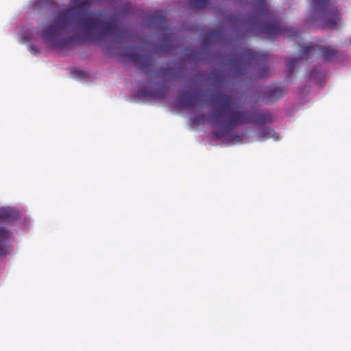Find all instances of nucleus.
I'll use <instances>...</instances> for the list:
<instances>
[{"instance_id":"7","label":"nucleus","mask_w":351,"mask_h":351,"mask_svg":"<svg viewBox=\"0 0 351 351\" xmlns=\"http://www.w3.org/2000/svg\"><path fill=\"white\" fill-rule=\"evenodd\" d=\"M125 56L134 61L145 74L147 75L152 72L155 61L149 54L141 55L133 51H128Z\"/></svg>"},{"instance_id":"17","label":"nucleus","mask_w":351,"mask_h":351,"mask_svg":"<svg viewBox=\"0 0 351 351\" xmlns=\"http://www.w3.org/2000/svg\"><path fill=\"white\" fill-rule=\"evenodd\" d=\"M189 4L193 9H202L208 5V0H189Z\"/></svg>"},{"instance_id":"18","label":"nucleus","mask_w":351,"mask_h":351,"mask_svg":"<svg viewBox=\"0 0 351 351\" xmlns=\"http://www.w3.org/2000/svg\"><path fill=\"white\" fill-rule=\"evenodd\" d=\"M38 32V30L35 27H32L31 28V29H27L26 31H25L22 35V37H23V39L25 41V42H29L31 40H33L35 38V37L34 36V33H37Z\"/></svg>"},{"instance_id":"6","label":"nucleus","mask_w":351,"mask_h":351,"mask_svg":"<svg viewBox=\"0 0 351 351\" xmlns=\"http://www.w3.org/2000/svg\"><path fill=\"white\" fill-rule=\"evenodd\" d=\"M311 18L321 21L325 27L336 29L341 21L339 11L330 0H311Z\"/></svg>"},{"instance_id":"23","label":"nucleus","mask_w":351,"mask_h":351,"mask_svg":"<svg viewBox=\"0 0 351 351\" xmlns=\"http://www.w3.org/2000/svg\"><path fill=\"white\" fill-rule=\"evenodd\" d=\"M317 69L314 68L310 74V78L316 79L317 78Z\"/></svg>"},{"instance_id":"19","label":"nucleus","mask_w":351,"mask_h":351,"mask_svg":"<svg viewBox=\"0 0 351 351\" xmlns=\"http://www.w3.org/2000/svg\"><path fill=\"white\" fill-rule=\"evenodd\" d=\"M166 19L162 14H156L150 17V21L154 24L163 25L165 23Z\"/></svg>"},{"instance_id":"11","label":"nucleus","mask_w":351,"mask_h":351,"mask_svg":"<svg viewBox=\"0 0 351 351\" xmlns=\"http://www.w3.org/2000/svg\"><path fill=\"white\" fill-rule=\"evenodd\" d=\"M224 32L219 29H210L206 32L204 42V44L208 45L213 43L220 42L223 39Z\"/></svg>"},{"instance_id":"22","label":"nucleus","mask_w":351,"mask_h":351,"mask_svg":"<svg viewBox=\"0 0 351 351\" xmlns=\"http://www.w3.org/2000/svg\"><path fill=\"white\" fill-rule=\"evenodd\" d=\"M160 51H161L162 52H169L171 51V49L168 44H165V45H162L160 47Z\"/></svg>"},{"instance_id":"10","label":"nucleus","mask_w":351,"mask_h":351,"mask_svg":"<svg viewBox=\"0 0 351 351\" xmlns=\"http://www.w3.org/2000/svg\"><path fill=\"white\" fill-rule=\"evenodd\" d=\"M198 100L199 93H191L189 92H186L180 97V101L184 108L192 109L197 105Z\"/></svg>"},{"instance_id":"8","label":"nucleus","mask_w":351,"mask_h":351,"mask_svg":"<svg viewBox=\"0 0 351 351\" xmlns=\"http://www.w3.org/2000/svg\"><path fill=\"white\" fill-rule=\"evenodd\" d=\"M183 72V68L175 62L167 63V66L162 68L156 73L158 77H167L169 79H177Z\"/></svg>"},{"instance_id":"15","label":"nucleus","mask_w":351,"mask_h":351,"mask_svg":"<svg viewBox=\"0 0 351 351\" xmlns=\"http://www.w3.org/2000/svg\"><path fill=\"white\" fill-rule=\"evenodd\" d=\"M208 79H209L211 81V83L215 86H217L223 83L225 77L223 72L219 71H213L209 73Z\"/></svg>"},{"instance_id":"3","label":"nucleus","mask_w":351,"mask_h":351,"mask_svg":"<svg viewBox=\"0 0 351 351\" xmlns=\"http://www.w3.org/2000/svg\"><path fill=\"white\" fill-rule=\"evenodd\" d=\"M213 101L221 104V108H215L211 113V125L217 129L213 132V136L216 139L226 137L232 129L240 124L250 122L256 125H265L272 122V117L268 111H231L221 123H219L223 110L230 108L232 97L228 95L216 94L213 96Z\"/></svg>"},{"instance_id":"21","label":"nucleus","mask_w":351,"mask_h":351,"mask_svg":"<svg viewBox=\"0 0 351 351\" xmlns=\"http://www.w3.org/2000/svg\"><path fill=\"white\" fill-rule=\"evenodd\" d=\"M29 50L32 54H37L40 53L39 47L35 45H31L29 47Z\"/></svg>"},{"instance_id":"2","label":"nucleus","mask_w":351,"mask_h":351,"mask_svg":"<svg viewBox=\"0 0 351 351\" xmlns=\"http://www.w3.org/2000/svg\"><path fill=\"white\" fill-rule=\"evenodd\" d=\"M241 25L245 36L263 35L267 38L273 39L275 36L284 35L292 40L300 37V32L295 28L282 25L265 0L257 1L253 12L242 21Z\"/></svg>"},{"instance_id":"9","label":"nucleus","mask_w":351,"mask_h":351,"mask_svg":"<svg viewBox=\"0 0 351 351\" xmlns=\"http://www.w3.org/2000/svg\"><path fill=\"white\" fill-rule=\"evenodd\" d=\"M285 93V90L277 84L267 86L262 95V101L265 104L272 103L278 100Z\"/></svg>"},{"instance_id":"24","label":"nucleus","mask_w":351,"mask_h":351,"mask_svg":"<svg viewBox=\"0 0 351 351\" xmlns=\"http://www.w3.org/2000/svg\"><path fill=\"white\" fill-rule=\"evenodd\" d=\"M233 138L237 139L238 141H241V136H234Z\"/></svg>"},{"instance_id":"5","label":"nucleus","mask_w":351,"mask_h":351,"mask_svg":"<svg viewBox=\"0 0 351 351\" xmlns=\"http://www.w3.org/2000/svg\"><path fill=\"white\" fill-rule=\"evenodd\" d=\"M301 47L300 57L297 58H291L287 62V68L289 75H291L295 67L302 59L306 60L313 58H322L325 61L332 62L336 60L339 56L340 53L338 50L326 46H320L314 45L311 43H307L304 45H299Z\"/></svg>"},{"instance_id":"4","label":"nucleus","mask_w":351,"mask_h":351,"mask_svg":"<svg viewBox=\"0 0 351 351\" xmlns=\"http://www.w3.org/2000/svg\"><path fill=\"white\" fill-rule=\"evenodd\" d=\"M268 59L265 53L242 49L231 55L228 64L236 76L250 74L249 79H258L269 75V67L264 64Z\"/></svg>"},{"instance_id":"20","label":"nucleus","mask_w":351,"mask_h":351,"mask_svg":"<svg viewBox=\"0 0 351 351\" xmlns=\"http://www.w3.org/2000/svg\"><path fill=\"white\" fill-rule=\"evenodd\" d=\"M50 3V0H38L36 1V4L38 7H45Z\"/></svg>"},{"instance_id":"1","label":"nucleus","mask_w":351,"mask_h":351,"mask_svg":"<svg viewBox=\"0 0 351 351\" xmlns=\"http://www.w3.org/2000/svg\"><path fill=\"white\" fill-rule=\"evenodd\" d=\"M87 5L88 2L84 1L60 11L41 33L45 43L53 48L64 49L87 40H100L117 33L115 21H104L87 16V12L82 10Z\"/></svg>"},{"instance_id":"13","label":"nucleus","mask_w":351,"mask_h":351,"mask_svg":"<svg viewBox=\"0 0 351 351\" xmlns=\"http://www.w3.org/2000/svg\"><path fill=\"white\" fill-rule=\"evenodd\" d=\"M10 234L5 228L0 227V256L8 252Z\"/></svg>"},{"instance_id":"12","label":"nucleus","mask_w":351,"mask_h":351,"mask_svg":"<svg viewBox=\"0 0 351 351\" xmlns=\"http://www.w3.org/2000/svg\"><path fill=\"white\" fill-rule=\"evenodd\" d=\"M19 217V212L12 208H0V222H12Z\"/></svg>"},{"instance_id":"16","label":"nucleus","mask_w":351,"mask_h":351,"mask_svg":"<svg viewBox=\"0 0 351 351\" xmlns=\"http://www.w3.org/2000/svg\"><path fill=\"white\" fill-rule=\"evenodd\" d=\"M276 133L275 131L268 127H264L259 130L257 132V136L260 138L267 139L269 138H275Z\"/></svg>"},{"instance_id":"14","label":"nucleus","mask_w":351,"mask_h":351,"mask_svg":"<svg viewBox=\"0 0 351 351\" xmlns=\"http://www.w3.org/2000/svg\"><path fill=\"white\" fill-rule=\"evenodd\" d=\"M167 94V90L162 87L158 90H150L147 88H143L141 90V95L145 97H149L154 99H162L165 97Z\"/></svg>"}]
</instances>
